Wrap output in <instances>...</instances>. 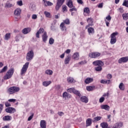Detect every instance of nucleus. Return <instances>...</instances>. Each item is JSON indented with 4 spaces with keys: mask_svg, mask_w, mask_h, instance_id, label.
<instances>
[{
    "mask_svg": "<svg viewBox=\"0 0 128 128\" xmlns=\"http://www.w3.org/2000/svg\"><path fill=\"white\" fill-rule=\"evenodd\" d=\"M14 72V68H10L6 73V75L4 76V80H9L10 78L12 76V74Z\"/></svg>",
    "mask_w": 128,
    "mask_h": 128,
    "instance_id": "obj_1",
    "label": "nucleus"
},
{
    "mask_svg": "<svg viewBox=\"0 0 128 128\" xmlns=\"http://www.w3.org/2000/svg\"><path fill=\"white\" fill-rule=\"evenodd\" d=\"M22 12V9L17 8L14 11V15L15 16V20L18 22L20 18V14Z\"/></svg>",
    "mask_w": 128,
    "mask_h": 128,
    "instance_id": "obj_2",
    "label": "nucleus"
},
{
    "mask_svg": "<svg viewBox=\"0 0 128 128\" xmlns=\"http://www.w3.org/2000/svg\"><path fill=\"white\" fill-rule=\"evenodd\" d=\"M118 32H113L112 34H111V39L110 42L111 44H114L116 42V36H118Z\"/></svg>",
    "mask_w": 128,
    "mask_h": 128,
    "instance_id": "obj_3",
    "label": "nucleus"
},
{
    "mask_svg": "<svg viewBox=\"0 0 128 128\" xmlns=\"http://www.w3.org/2000/svg\"><path fill=\"white\" fill-rule=\"evenodd\" d=\"M28 66H30V62H26L22 68L21 70V72L20 74L21 76H22L23 74H24L26 72V71L28 70Z\"/></svg>",
    "mask_w": 128,
    "mask_h": 128,
    "instance_id": "obj_4",
    "label": "nucleus"
},
{
    "mask_svg": "<svg viewBox=\"0 0 128 128\" xmlns=\"http://www.w3.org/2000/svg\"><path fill=\"white\" fill-rule=\"evenodd\" d=\"M18 92H20V88L16 86L11 87L8 90V92H9L10 94H12Z\"/></svg>",
    "mask_w": 128,
    "mask_h": 128,
    "instance_id": "obj_5",
    "label": "nucleus"
},
{
    "mask_svg": "<svg viewBox=\"0 0 128 128\" xmlns=\"http://www.w3.org/2000/svg\"><path fill=\"white\" fill-rule=\"evenodd\" d=\"M34 51L32 50L28 52L27 54H26V60L28 62H30V60H32V58H34Z\"/></svg>",
    "mask_w": 128,
    "mask_h": 128,
    "instance_id": "obj_6",
    "label": "nucleus"
},
{
    "mask_svg": "<svg viewBox=\"0 0 128 128\" xmlns=\"http://www.w3.org/2000/svg\"><path fill=\"white\" fill-rule=\"evenodd\" d=\"M64 0H58L56 6V10H58L60 8V6H62L64 2Z\"/></svg>",
    "mask_w": 128,
    "mask_h": 128,
    "instance_id": "obj_7",
    "label": "nucleus"
},
{
    "mask_svg": "<svg viewBox=\"0 0 128 128\" xmlns=\"http://www.w3.org/2000/svg\"><path fill=\"white\" fill-rule=\"evenodd\" d=\"M100 56V53L98 52H91L89 54L90 58H98Z\"/></svg>",
    "mask_w": 128,
    "mask_h": 128,
    "instance_id": "obj_8",
    "label": "nucleus"
},
{
    "mask_svg": "<svg viewBox=\"0 0 128 128\" xmlns=\"http://www.w3.org/2000/svg\"><path fill=\"white\" fill-rule=\"evenodd\" d=\"M6 112L8 114H14V112H16V108H14L8 107L6 109Z\"/></svg>",
    "mask_w": 128,
    "mask_h": 128,
    "instance_id": "obj_9",
    "label": "nucleus"
},
{
    "mask_svg": "<svg viewBox=\"0 0 128 128\" xmlns=\"http://www.w3.org/2000/svg\"><path fill=\"white\" fill-rule=\"evenodd\" d=\"M92 64H94V66H104V62H102V60H96L94 62H92Z\"/></svg>",
    "mask_w": 128,
    "mask_h": 128,
    "instance_id": "obj_10",
    "label": "nucleus"
},
{
    "mask_svg": "<svg viewBox=\"0 0 128 128\" xmlns=\"http://www.w3.org/2000/svg\"><path fill=\"white\" fill-rule=\"evenodd\" d=\"M128 61V56H125L120 58L118 60V64H122V62H126Z\"/></svg>",
    "mask_w": 128,
    "mask_h": 128,
    "instance_id": "obj_11",
    "label": "nucleus"
},
{
    "mask_svg": "<svg viewBox=\"0 0 128 128\" xmlns=\"http://www.w3.org/2000/svg\"><path fill=\"white\" fill-rule=\"evenodd\" d=\"M44 28H40L36 33V38H40V34H43V32L44 34Z\"/></svg>",
    "mask_w": 128,
    "mask_h": 128,
    "instance_id": "obj_12",
    "label": "nucleus"
},
{
    "mask_svg": "<svg viewBox=\"0 0 128 128\" xmlns=\"http://www.w3.org/2000/svg\"><path fill=\"white\" fill-rule=\"evenodd\" d=\"M72 58L75 60H78L80 59V53L75 52L72 56Z\"/></svg>",
    "mask_w": 128,
    "mask_h": 128,
    "instance_id": "obj_13",
    "label": "nucleus"
},
{
    "mask_svg": "<svg viewBox=\"0 0 128 128\" xmlns=\"http://www.w3.org/2000/svg\"><path fill=\"white\" fill-rule=\"evenodd\" d=\"M100 108L101 110H105L108 112L110 108V106H108V104H102L100 106Z\"/></svg>",
    "mask_w": 128,
    "mask_h": 128,
    "instance_id": "obj_14",
    "label": "nucleus"
},
{
    "mask_svg": "<svg viewBox=\"0 0 128 128\" xmlns=\"http://www.w3.org/2000/svg\"><path fill=\"white\" fill-rule=\"evenodd\" d=\"M62 98L66 100V98H72V95L65 92L62 94Z\"/></svg>",
    "mask_w": 128,
    "mask_h": 128,
    "instance_id": "obj_15",
    "label": "nucleus"
},
{
    "mask_svg": "<svg viewBox=\"0 0 128 128\" xmlns=\"http://www.w3.org/2000/svg\"><path fill=\"white\" fill-rule=\"evenodd\" d=\"M31 30H32V29L30 28H24V29L22 30V32L24 34H28V32H30Z\"/></svg>",
    "mask_w": 128,
    "mask_h": 128,
    "instance_id": "obj_16",
    "label": "nucleus"
},
{
    "mask_svg": "<svg viewBox=\"0 0 128 128\" xmlns=\"http://www.w3.org/2000/svg\"><path fill=\"white\" fill-rule=\"evenodd\" d=\"M94 21L92 20V18H88L87 19V22H88V24L86 26L87 28H88V26H92L93 24L92 22Z\"/></svg>",
    "mask_w": 128,
    "mask_h": 128,
    "instance_id": "obj_17",
    "label": "nucleus"
},
{
    "mask_svg": "<svg viewBox=\"0 0 128 128\" xmlns=\"http://www.w3.org/2000/svg\"><path fill=\"white\" fill-rule=\"evenodd\" d=\"M71 57L70 56L68 55L66 56V58L64 60V64H70V60H71Z\"/></svg>",
    "mask_w": 128,
    "mask_h": 128,
    "instance_id": "obj_18",
    "label": "nucleus"
},
{
    "mask_svg": "<svg viewBox=\"0 0 128 128\" xmlns=\"http://www.w3.org/2000/svg\"><path fill=\"white\" fill-rule=\"evenodd\" d=\"M48 35L46 34V32H44V34L42 35V40L44 42H46V40H48Z\"/></svg>",
    "mask_w": 128,
    "mask_h": 128,
    "instance_id": "obj_19",
    "label": "nucleus"
},
{
    "mask_svg": "<svg viewBox=\"0 0 128 128\" xmlns=\"http://www.w3.org/2000/svg\"><path fill=\"white\" fill-rule=\"evenodd\" d=\"M93 82L94 78H88L84 80V82L86 84H90V82Z\"/></svg>",
    "mask_w": 128,
    "mask_h": 128,
    "instance_id": "obj_20",
    "label": "nucleus"
},
{
    "mask_svg": "<svg viewBox=\"0 0 128 128\" xmlns=\"http://www.w3.org/2000/svg\"><path fill=\"white\" fill-rule=\"evenodd\" d=\"M80 100L81 102H85L86 104H87V102H88V99L86 96H83L81 97Z\"/></svg>",
    "mask_w": 128,
    "mask_h": 128,
    "instance_id": "obj_21",
    "label": "nucleus"
},
{
    "mask_svg": "<svg viewBox=\"0 0 128 128\" xmlns=\"http://www.w3.org/2000/svg\"><path fill=\"white\" fill-rule=\"evenodd\" d=\"M122 126V123L117 122L114 124L112 128H120Z\"/></svg>",
    "mask_w": 128,
    "mask_h": 128,
    "instance_id": "obj_22",
    "label": "nucleus"
},
{
    "mask_svg": "<svg viewBox=\"0 0 128 128\" xmlns=\"http://www.w3.org/2000/svg\"><path fill=\"white\" fill-rule=\"evenodd\" d=\"M46 124L44 120H42L40 121V126L42 128H46Z\"/></svg>",
    "mask_w": 128,
    "mask_h": 128,
    "instance_id": "obj_23",
    "label": "nucleus"
},
{
    "mask_svg": "<svg viewBox=\"0 0 128 128\" xmlns=\"http://www.w3.org/2000/svg\"><path fill=\"white\" fill-rule=\"evenodd\" d=\"M89 34H94V29L92 28H89L88 29Z\"/></svg>",
    "mask_w": 128,
    "mask_h": 128,
    "instance_id": "obj_24",
    "label": "nucleus"
},
{
    "mask_svg": "<svg viewBox=\"0 0 128 128\" xmlns=\"http://www.w3.org/2000/svg\"><path fill=\"white\" fill-rule=\"evenodd\" d=\"M61 30L63 32L64 30H66V28L64 26V23L62 22L60 25Z\"/></svg>",
    "mask_w": 128,
    "mask_h": 128,
    "instance_id": "obj_25",
    "label": "nucleus"
},
{
    "mask_svg": "<svg viewBox=\"0 0 128 128\" xmlns=\"http://www.w3.org/2000/svg\"><path fill=\"white\" fill-rule=\"evenodd\" d=\"M50 84H52V81H45L42 82V84L44 86H48Z\"/></svg>",
    "mask_w": 128,
    "mask_h": 128,
    "instance_id": "obj_26",
    "label": "nucleus"
},
{
    "mask_svg": "<svg viewBox=\"0 0 128 128\" xmlns=\"http://www.w3.org/2000/svg\"><path fill=\"white\" fill-rule=\"evenodd\" d=\"M67 6H68V8H74V5L72 4V0H70L68 1L67 3Z\"/></svg>",
    "mask_w": 128,
    "mask_h": 128,
    "instance_id": "obj_27",
    "label": "nucleus"
},
{
    "mask_svg": "<svg viewBox=\"0 0 128 128\" xmlns=\"http://www.w3.org/2000/svg\"><path fill=\"white\" fill-rule=\"evenodd\" d=\"M92 124V119L88 118L86 121V126H90Z\"/></svg>",
    "mask_w": 128,
    "mask_h": 128,
    "instance_id": "obj_28",
    "label": "nucleus"
},
{
    "mask_svg": "<svg viewBox=\"0 0 128 128\" xmlns=\"http://www.w3.org/2000/svg\"><path fill=\"white\" fill-rule=\"evenodd\" d=\"M30 8L32 12H34L36 10V5L34 4H32L30 6Z\"/></svg>",
    "mask_w": 128,
    "mask_h": 128,
    "instance_id": "obj_29",
    "label": "nucleus"
},
{
    "mask_svg": "<svg viewBox=\"0 0 128 128\" xmlns=\"http://www.w3.org/2000/svg\"><path fill=\"white\" fill-rule=\"evenodd\" d=\"M94 86H88L86 87V90L88 92H92V90H94Z\"/></svg>",
    "mask_w": 128,
    "mask_h": 128,
    "instance_id": "obj_30",
    "label": "nucleus"
},
{
    "mask_svg": "<svg viewBox=\"0 0 128 128\" xmlns=\"http://www.w3.org/2000/svg\"><path fill=\"white\" fill-rule=\"evenodd\" d=\"M12 120V116H4L3 118V120Z\"/></svg>",
    "mask_w": 128,
    "mask_h": 128,
    "instance_id": "obj_31",
    "label": "nucleus"
},
{
    "mask_svg": "<svg viewBox=\"0 0 128 128\" xmlns=\"http://www.w3.org/2000/svg\"><path fill=\"white\" fill-rule=\"evenodd\" d=\"M102 66H100L97 67H95V70H96V72H102Z\"/></svg>",
    "mask_w": 128,
    "mask_h": 128,
    "instance_id": "obj_32",
    "label": "nucleus"
},
{
    "mask_svg": "<svg viewBox=\"0 0 128 128\" xmlns=\"http://www.w3.org/2000/svg\"><path fill=\"white\" fill-rule=\"evenodd\" d=\"M73 94H76V96H82V94H80V92H78L77 90H76V89H74V90H73Z\"/></svg>",
    "mask_w": 128,
    "mask_h": 128,
    "instance_id": "obj_33",
    "label": "nucleus"
},
{
    "mask_svg": "<svg viewBox=\"0 0 128 128\" xmlns=\"http://www.w3.org/2000/svg\"><path fill=\"white\" fill-rule=\"evenodd\" d=\"M122 16L123 18V20H128V13H125V14H122Z\"/></svg>",
    "mask_w": 128,
    "mask_h": 128,
    "instance_id": "obj_34",
    "label": "nucleus"
},
{
    "mask_svg": "<svg viewBox=\"0 0 128 128\" xmlns=\"http://www.w3.org/2000/svg\"><path fill=\"white\" fill-rule=\"evenodd\" d=\"M66 8H68V7L66 5H63L62 6V12H68V9Z\"/></svg>",
    "mask_w": 128,
    "mask_h": 128,
    "instance_id": "obj_35",
    "label": "nucleus"
},
{
    "mask_svg": "<svg viewBox=\"0 0 128 128\" xmlns=\"http://www.w3.org/2000/svg\"><path fill=\"white\" fill-rule=\"evenodd\" d=\"M53 4L50 1L46 2V4H44V6H52Z\"/></svg>",
    "mask_w": 128,
    "mask_h": 128,
    "instance_id": "obj_36",
    "label": "nucleus"
},
{
    "mask_svg": "<svg viewBox=\"0 0 128 128\" xmlns=\"http://www.w3.org/2000/svg\"><path fill=\"white\" fill-rule=\"evenodd\" d=\"M10 38V34H6L5 35V40H8Z\"/></svg>",
    "mask_w": 128,
    "mask_h": 128,
    "instance_id": "obj_37",
    "label": "nucleus"
},
{
    "mask_svg": "<svg viewBox=\"0 0 128 128\" xmlns=\"http://www.w3.org/2000/svg\"><path fill=\"white\" fill-rule=\"evenodd\" d=\"M7 70H8V66H4L2 68V70H0V74H2V72H6V71Z\"/></svg>",
    "mask_w": 128,
    "mask_h": 128,
    "instance_id": "obj_38",
    "label": "nucleus"
},
{
    "mask_svg": "<svg viewBox=\"0 0 128 128\" xmlns=\"http://www.w3.org/2000/svg\"><path fill=\"white\" fill-rule=\"evenodd\" d=\"M122 6H126V8H128V0H124L123 2Z\"/></svg>",
    "mask_w": 128,
    "mask_h": 128,
    "instance_id": "obj_39",
    "label": "nucleus"
},
{
    "mask_svg": "<svg viewBox=\"0 0 128 128\" xmlns=\"http://www.w3.org/2000/svg\"><path fill=\"white\" fill-rule=\"evenodd\" d=\"M46 74H49L50 76H52V70H47L46 71Z\"/></svg>",
    "mask_w": 128,
    "mask_h": 128,
    "instance_id": "obj_40",
    "label": "nucleus"
},
{
    "mask_svg": "<svg viewBox=\"0 0 128 128\" xmlns=\"http://www.w3.org/2000/svg\"><path fill=\"white\" fill-rule=\"evenodd\" d=\"M74 79L72 77H69L68 78V82H74Z\"/></svg>",
    "mask_w": 128,
    "mask_h": 128,
    "instance_id": "obj_41",
    "label": "nucleus"
},
{
    "mask_svg": "<svg viewBox=\"0 0 128 128\" xmlns=\"http://www.w3.org/2000/svg\"><path fill=\"white\" fill-rule=\"evenodd\" d=\"M119 88L121 90H124V84L120 83L119 85Z\"/></svg>",
    "mask_w": 128,
    "mask_h": 128,
    "instance_id": "obj_42",
    "label": "nucleus"
},
{
    "mask_svg": "<svg viewBox=\"0 0 128 128\" xmlns=\"http://www.w3.org/2000/svg\"><path fill=\"white\" fill-rule=\"evenodd\" d=\"M44 14H45L46 16V18H50V13L49 12H48L46 11H45L44 12Z\"/></svg>",
    "mask_w": 128,
    "mask_h": 128,
    "instance_id": "obj_43",
    "label": "nucleus"
},
{
    "mask_svg": "<svg viewBox=\"0 0 128 128\" xmlns=\"http://www.w3.org/2000/svg\"><path fill=\"white\" fill-rule=\"evenodd\" d=\"M54 40L52 38H50L49 40L50 44H54Z\"/></svg>",
    "mask_w": 128,
    "mask_h": 128,
    "instance_id": "obj_44",
    "label": "nucleus"
},
{
    "mask_svg": "<svg viewBox=\"0 0 128 128\" xmlns=\"http://www.w3.org/2000/svg\"><path fill=\"white\" fill-rule=\"evenodd\" d=\"M94 120L96 122H98V120H102V116H96L94 118Z\"/></svg>",
    "mask_w": 128,
    "mask_h": 128,
    "instance_id": "obj_45",
    "label": "nucleus"
},
{
    "mask_svg": "<svg viewBox=\"0 0 128 128\" xmlns=\"http://www.w3.org/2000/svg\"><path fill=\"white\" fill-rule=\"evenodd\" d=\"M84 12H86V14H90V8H86L84 9Z\"/></svg>",
    "mask_w": 128,
    "mask_h": 128,
    "instance_id": "obj_46",
    "label": "nucleus"
},
{
    "mask_svg": "<svg viewBox=\"0 0 128 128\" xmlns=\"http://www.w3.org/2000/svg\"><path fill=\"white\" fill-rule=\"evenodd\" d=\"M12 4L10 3H6L5 5V8H12Z\"/></svg>",
    "mask_w": 128,
    "mask_h": 128,
    "instance_id": "obj_47",
    "label": "nucleus"
},
{
    "mask_svg": "<svg viewBox=\"0 0 128 128\" xmlns=\"http://www.w3.org/2000/svg\"><path fill=\"white\" fill-rule=\"evenodd\" d=\"M74 88H68L67 90V92H74Z\"/></svg>",
    "mask_w": 128,
    "mask_h": 128,
    "instance_id": "obj_48",
    "label": "nucleus"
},
{
    "mask_svg": "<svg viewBox=\"0 0 128 128\" xmlns=\"http://www.w3.org/2000/svg\"><path fill=\"white\" fill-rule=\"evenodd\" d=\"M17 4L20 6H22V0H20L17 2Z\"/></svg>",
    "mask_w": 128,
    "mask_h": 128,
    "instance_id": "obj_49",
    "label": "nucleus"
},
{
    "mask_svg": "<svg viewBox=\"0 0 128 128\" xmlns=\"http://www.w3.org/2000/svg\"><path fill=\"white\" fill-rule=\"evenodd\" d=\"M64 24H70V20L67 18L65 20H64Z\"/></svg>",
    "mask_w": 128,
    "mask_h": 128,
    "instance_id": "obj_50",
    "label": "nucleus"
},
{
    "mask_svg": "<svg viewBox=\"0 0 128 128\" xmlns=\"http://www.w3.org/2000/svg\"><path fill=\"white\" fill-rule=\"evenodd\" d=\"M38 18V16L36 14H34L32 15V20H36Z\"/></svg>",
    "mask_w": 128,
    "mask_h": 128,
    "instance_id": "obj_51",
    "label": "nucleus"
},
{
    "mask_svg": "<svg viewBox=\"0 0 128 128\" xmlns=\"http://www.w3.org/2000/svg\"><path fill=\"white\" fill-rule=\"evenodd\" d=\"M100 102H104V97H102L100 98L99 100Z\"/></svg>",
    "mask_w": 128,
    "mask_h": 128,
    "instance_id": "obj_52",
    "label": "nucleus"
},
{
    "mask_svg": "<svg viewBox=\"0 0 128 128\" xmlns=\"http://www.w3.org/2000/svg\"><path fill=\"white\" fill-rule=\"evenodd\" d=\"M58 116H64V114L62 112H58Z\"/></svg>",
    "mask_w": 128,
    "mask_h": 128,
    "instance_id": "obj_53",
    "label": "nucleus"
},
{
    "mask_svg": "<svg viewBox=\"0 0 128 128\" xmlns=\"http://www.w3.org/2000/svg\"><path fill=\"white\" fill-rule=\"evenodd\" d=\"M86 64V60L81 61L78 62L79 64Z\"/></svg>",
    "mask_w": 128,
    "mask_h": 128,
    "instance_id": "obj_54",
    "label": "nucleus"
},
{
    "mask_svg": "<svg viewBox=\"0 0 128 128\" xmlns=\"http://www.w3.org/2000/svg\"><path fill=\"white\" fill-rule=\"evenodd\" d=\"M16 99H9L8 102H16Z\"/></svg>",
    "mask_w": 128,
    "mask_h": 128,
    "instance_id": "obj_55",
    "label": "nucleus"
},
{
    "mask_svg": "<svg viewBox=\"0 0 128 128\" xmlns=\"http://www.w3.org/2000/svg\"><path fill=\"white\" fill-rule=\"evenodd\" d=\"M32 118H34V114H32V116L28 117V120H32Z\"/></svg>",
    "mask_w": 128,
    "mask_h": 128,
    "instance_id": "obj_56",
    "label": "nucleus"
},
{
    "mask_svg": "<svg viewBox=\"0 0 128 128\" xmlns=\"http://www.w3.org/2000/svg\"><path fill=\"white\" fill-rule=\"evenodd\" d=\"M3 108H4V105L2 104H0V112H2Z\"/></svg>",
    "mask_w": 128,
    "mask_h": 128,
    "instance_id": "obj_57",
    "label": "nucleus"
},
{
    "mask_svg": "<svg viewBox=\"0 0 128 128\" xmlns=\"http://www.w3.org/2000/svg\"><path fill=\"white\" fill-rule=\"evenodd\" d=\"M112 78V76L111 74H108L107 75V78H108V80H110V78Z\"/></svg>",
    "mask_w": 128,
    "mask_h": 128,
    "instance_id": "obj_58",
    "label": "nucleus"
},
{
    "mask_svg": "<svg viewBox=\"0 0 128 128\" xmlns=\"http://www.w3.org/2000/svg\"><path fill=\"white\" fill-rule=\"evenodd\" d=\"M76 8L74 6H73V8H70V12H74V11H76Z\"/></svg>",
    "mask_w": 128,
    "mask_h": 128,
    "instance_id": "obj_59",
    "label": "nucleus"
},
{
    "mask_svg": "<svg viewBox=\"0 0 128 128\" xmlns=\"http://www.w3.org/2000/svg\"><path fill=\"white\" fill-rule=\"evenodd\" d=\"M106 20H112V17L110 16H108L106 17Z\"/></svg>",
    "mask_w": 128,
    "mask_h": 128,
    "instance_id": "obj_60",
    "label": "nucleus"
},
{
    "mask_svg": "<svg viewBox=\"0 0 128 128\" xmlns=\"http://www.w3.org/2000/svg\"><path fill=\"white\" fill-rule=\"evenodd\" d=\"M5 106L6 108H8V106H10V104L8 102L5 103Z\"/></svg>",
    "mask_w": 128,
    "mask_h": 128,
    "instance_id": "obj_61",
    "label": "nucleus"
},
{
    "mask_svg": "<svg viewBox=\"0 0 128 128\" xmlns=\"http://www.w3.org/2000/svg\"><path fill=\"white\" fill-rule=\"evenodd\" d=\"M106 80H100V84H106Z\"/></svg>",
    "mask_w": 128,
    "mask_h": 128,
    "instance_id": "obj_62",
    "label": "nucleus"
},
{
    "mask_svg": "<svg viewBox=\"0 0 128 128\" xmlns=\"http://www.w3.org/2000/svg\"><path fill=\"white\" fill-rule=\"evenodd\" d=\"M70 50L68 49L67 50H66V54H70Z\"/></svg>",
    "mask_w": 128,
    "mask_h": 128,
    "instance_id": "obj_63",
    "label": "nucleus"
},
{
    "mask_svg": "<svg viewBox=\"0 0 128 128\" xmlns=\"http://www.w3.org/2000/svg\"><path fill=\"white\" fill-rule=\"evenodd\" d=\"M60 58H64V53H63L60 56Z\"/></svg>",
    "mask_w": 128,
    "mask_h": 128,
    "instance_id": "obj_64",
    "label": "nucleus"
}]
</instances>
